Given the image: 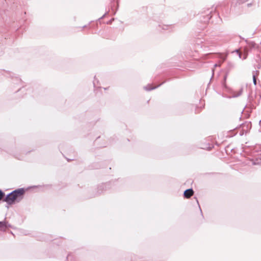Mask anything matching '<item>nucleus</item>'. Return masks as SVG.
Masks as SVG:
<instances>
[{"label": "nucleus", "mask_w": 261, "mask_h": 261, "mask_svg": "<svg viewBox=\"0 0 261 261\" xmlns=\"http://www.w3.org/2000/svg\"><path fill=\"white\" fill-rule=\"evenodd\" d=\"M25 189L19 188L8 194L4 198V201L6 202L9 205L13 204L16 202H19L24 197Z\"/></svg>", "instance_id": "obj_1"}, {"label": "nucleus", "mask_w": 261, "mask_h": 261, "mask_svg": "<svg viewBox=\"0 0 261 261\" xmlns=\"http://www.w3.org/2000/svg\"><path fill=\"white\" fill-rule=\"evenodd\" d=\"M111 188V182H107L102 184L99 185L97 187V193L95 195H97L102 193L103 192L106 191L107 190Z\"/></svg>", "instance_id": "obj_2"}, {"label": "nucleus", "mask_w": 261, "mask_h": 261, "mask_svg": "<svg viewBox=\"0 0 261 261\" xmlns=\"http://www.w3.org/2000/svg\"><path fill=\"white\" fill-rule=\"evenodd\" d=\"M194 194V191L192 188L186 190L184 192V196L186 198H190Z\"/></svg>", "instance_id": "obj_3"}, {"label": "nucleus", "mask_w": 261, "mask_h": 261, "mask_svg": "<svg viewBox=\"0 0 261 261\" xmlns=\"http://www.w3.org/2000/svg\"><path fill=\"white\" fill-rule=\"evenodd\" d=\"M246 42L247 43V46L246 47L245 49L247 50V51H248L249 50H251L252 48L255 47V43L253 42H247V40H246Z\"/></svg>", "instance_id": "obj_4"}, {"label": "nucleus", "mask_w": 261, "mask_h": 261, "mask_svg": "<svg viewBox=\"0 0 261 261\" xmlns=\"http://www.w3.org/2000/svg\"><path fill=\"white\" fill-rule=\"evenodd\" d=\"M158 30H168L170 29V25H166V24H159L158 26Z\"/></svg>", "instance_id": "obj_5"}, {"label": "nucleus", "mask_w": 261, "mask_h": 261, "mask_svg": "<svg viewBox=\"0 0 261 261\" xmlns=\"http://www.w3.org/2000/svg\"><path fill=\"white\" fill-rule=\"evenodd\" d=\"M164 82L162 83V84L158 85L157 86H151L150 85H147V86L144 87V89L146 91H150L153 89H156V88L160 87L162 84H163Z\"/></svg>", "instance_id": "obj_6"}, {"label": "nucleus", "mask_w": 261, "mask_h": 261, "mask_svg": "<svg viewBox=\"0 0 261 261\" xmlns=\"http://www.w3.org/2000/svg\"><path fill=\"white\" fill-rule=\"evenodd\" d=\"M253 165L261 166V158H256L252 160Z\"/></svg>", "instance_id": "obj_7"}, {"label": "nucleus", "mask_w": 261, "mask_h": 261, "mask_svg": "<svg viewBox=\"0 0 261 261\" xmlns=\"http://www.w3.org/2000/svg\"><path fill=\"white\" fill-rule=\"evenodd\" d=\"M11 226L6 221H0V228H8Z\"/></svg>", "instance_id": "obj_8"}, {"label": "nucleus", "mask_w": 261, "mask_h": 261, "mask_svg": "<svg viewBox=\"0 0 261 261\" xmlns=\"http://www.w3.org/2000/svg\"><path fill=\"white\" fill-rule=\"evenodd\" d=\"M93 86H94V88H96V87H98V80L96 78V77L95 76L94 77V81H93Z\"/></svg>", "instance_id": "obj_9"}, {"label": "nucleus", "mask_w": 261, "mask_h": 261, "mask_svg": "<svg viewBox=\"0 0 261 261\" xmlns=\"http://www.w3.org/2000/svg\"><path fill=\"white\" fill-rule=\"evenodd\" d=\"M235 66V65L234 63L231 62H229L228 63V68L229 70L231 69L232 68H234Z\"/></svg>", "instance_id": "obj_10"}, {"label": "nucleus", "mask_w": 261, "mask_h": 261, "mask_svg": "<svg viewBox=\"0 0 261 261\" xmlns=\"http://www.w3.org/2000/svg\"><path fill=\"white\" fill-rule=\"evenodd\" d=\"M5 195V193L0 189V200H1L4 197Z\"/></svg>", "instance_id": "obj_11"}, {"label": "nucleus", "mask_w": 261, "mask_h": 261, "mask_svg": "<svg viewBox=\"0 0 261 261\" xmlns=\"http://www.w3.org/2000/svg\"><path fill=\"white\" fill-rule=\"evenodd\" d=\"M253 82L254 85L255 86H256L257 84V81H256V75L254 74L253 75Z\"/></svg>", "instance_id": "obj_12"}, {"label": "nucleus", "mask_w": 261, "mask_h": 261, "mask_svg": "<svg viewBox=\"0 0 261 261\" xmlns=\"http://www.w3.org/2000/svg\"><path fill=\"white\" fill-rule=\"evenodd\" d=\"M242 92H243V89L241 88L239 90V92L237 94H236L234 96V97H238V96H240L242 94Z\"/></svg>", "instance_id": "obj_13"}, {"label": "nucleus", "mask_w": 261, "mask_h": 261, "mask_svg": "<svg viewBox=\"0 0 261 261\" xmlns=\"http://www.w3.org/2000/svg\"><path fill=\"white\" fill-rule=\"evenodd\" d=\"M227 75L225 74V76H224V83L223 84L224 85L225 84V82H226V79H227Z\"/></svg>", "instance_id": "obj_14"}, {"label": "nucleus", "mask_w": 261, "mask_h": 261, "mask_svg": "<svg viewBox=\"0 0 261 261\" xmlns=\"http://www.w3.org/2000/svg\"><path fill=\"white\" fill-rule=\"evenodd\" d=\"M16 80L17 82H21V80L18 77H16Z\"/></svg>", "instance_id": "obj_15"}, {"label": "nucleus", "mask_w": 261, "mask_h": 261, "mask_svg": "<svg viewBox=\"0 0 261 261\" xmlns=\"http://www.w3.org/2000/svg\"><path fill=\"white\" fill-rule=\"evenodd\" d=\"M252 5V4L251 3H249V4H247V6H248V7H249L251 6Z\"/></svg>", "instance_id": "obj_16"}, {"label": "nucleus", "mask_w": 261, "mask_h": 261, "mask_svg": "<svg viewBox=\"0 0 261 261\" xmlns=\"http://www.w3.org/2000/svg\"><path fill=\"white\" fill-rule=\"evenodd\" d=\"M106 13H105L102 16H101L99 19H102L106 15Z\"/></svg>", "instance_id": "obj_17"}, {"label": "nucleus", "mask_w": 261, "mask_h": 261, "mask_svg": "<svg viewBox=\"0 0 261 261\" xmlns=\"http://www.w3.org/2000/svg\"><path fill=\"white\" fill-rule=\"evenodd\" d=\"M247 53L245 55L244 57L243 58V59H245L247 58Z\"/></svg>", "instance_id": "obj_18"}, {"label": "nucleus", "mask_w": 261, "mask_h": 261, "mask_svg": "<svg viewBox=\"0 0 261 261\" xmlns=\"http://www.w3.org/2000/svg\"><path fill=\"white\" fill-rule=\"evenodd\" d=\"M239 56L240 58H241V54L240 53H239Z\"/></svg>", "instance_id": "obj_19"}, {"label": "nucleus", "mask_w": 261, "mask_h": 261, "mask_svg": "<svg viewBox=\"0 0 261 261\" xmlns=\"http://www.w3.org/2000/svg\"><path fill=\"white\" fill-rule=\"evenodd\" d=\"M199 208H200V210L201 213L202 214V210H201V209L200 208V206H199Z\"/></svg>", "instance_id": "obj_20"}]
</instances>
